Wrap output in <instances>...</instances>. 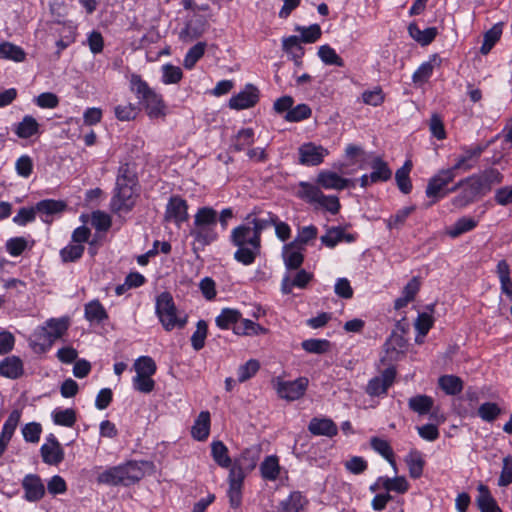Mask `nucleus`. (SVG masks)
<instances>
[{"label": "nucleus", "mask_w": 512, "mask_h": 512, "mask_svg": "<svg viewBox=\"0 0 512 512\" xmlns=\"http://www.w3.org/2000/svg\"><path fill=\"white\" fill-rule=\"evenodd\" d=\"M217 222L218 213L214 208L203 206L197 210L189 231V235L192 237L191 246L194 253L203 251L206 246L218 239Z\"/></svg>", "instance_id": "nucleus-1"}, {"label": "nucleus", "mask_w": 512, "mask_h": 512, "mask_svg": "<svg viewBox=\"0 0 512 512\" xmlns=\"http://www.w3.org/2000/svg\"><path fill=\"white\" fill-rule=\"evenodd\" d=\"M230 242L237 248L234 259L245 266L252 265L261 254L262 239L247 221L232 229Z\"/></svg>", "instance_id": "nucleus-2"}, {"label": "nucleus", "mask_w": 512, "mask_h": 512, "mask_svg": "<svg viewBox=\"0 0 512 512\" xmlns=\"http://www.w3.org/2000/svg\"><path fill=\"white\" fill-rule=\"evenodd\" d=\"M137 177L128 164L118 169L114 194L110 208L115 213L129 212L135 206L138 193L136 192Z\"/></svg>", "instance_id": "nucleus-3"}, {"label": "nucleus", "mask_w": 512, "mask_h": 512, "mask_svg": "<svg viewBox=\"0 0 512 512\" xmlns=\"http://www.w3.org/2000/svg\"><path fill=\"white\" fill-rule=\"evenodd\" d=\"M130 89L136 95L150 119H164L167 115V107L162 95L152 89L138 74H132Z\"/></svg>", "instance_id": "nucleus-4"}, {"label": "nucleus", "mask_w": 512, "mask_h": 512, "mask_svg": "<svg viewBox=\"0 0 512 512\" xmlns=\"http://www.w3.org/2000/svg\"><path fill=\"white\" fill-rule=\"evenodd\" d=\"M70 325L67 317L51 318L43 326L38 327L29 338L31 348L37 353H43L60 339Z\"/></svg>", "instance_id": "nucleus-5"}, {"label": "nucleus", "mask_w": 512, "mask_h": 512, "mask_svg": "<svg viewBox=\"0 0 512 512\" xmlns=\"http://www.w3.org/2000/svg\"><path fill=\"white\" fill-rule=\"evenodd\" d=\"M216 325L221 329H232L236 335L254 336L266 334L268 330L252 320L242 318L237 309L224 308L215 319Z\"/></svg>", "instance_id": "nucleus-6"}, {"label": "nucleus", "mask_w": 512, "mask_h": 512, "mask_svg": "<svg viewBox=\"0 0 512 512\" xmlns=\"http://www.w3.org/2000/svg\"><path fill=\"white\" fill-rule=\"evenodd\" d=\"M143 475L141 467L136 462L130 461L123 465L110 467L99 473L97 482L110 486H129L139 481Z\"/></svg>", "instance_id": "nucleus-7"}, {"label": "nucleus", "mask_w": 512, "mask_h": 512, "mask_svg": "<svg viewBox=\"0 0 512 512\" xmlns=\"http://www.w3.org/2000/svg\"><path fill=\"white\" fill-rule=\"evenodd\" d=\"M156 314L166 331L181 329L187 323V316L178 314L173 297L168 292H163L157 297Z\"/></svg>", "instance_id": "nucleus-8"}, {"label": "nucleus", "mask_w": 512, "mask_h": 512, "mask_svg": "<svg viewBox=\"0 0 512 512\" xmlns=\"http://www.w3.org/2000/svg\"><path fill=\"white\" fill-rule=\"evenodd\" d=\"M188 203L179 195L171 196L166 205L164 220L173 222L178 227L189 218Z\"/></svg>", "instance_id": "nucleus-9"}, {"label": "nucleus", "mask_w": 512, "mask_h": 512, "mask_svg": "<svg viewBox=\"0 0 512 512\" xmlns=\"http://www.w3.org/2000/svg\"><path fill=\"white\" fill-rule=\"evenodd\" d=\"M485 146L482 145H474L470 147H462L463 154H461L457 159L455 164L449 169L452 170L453 174L457 176L459 171L467 172L473 169L480 156L485 150Z\"/></svg>", "instance_id": "nucleus-10"}, {"label": "nucleus", "mask_w": 512, "mask_h": 512, "mask_svg": "<svg viewBox=\"0 0 512 512\" xmlns=\"http://www.w3.org/2000/svg\"><path fill=\"white\" fill-rule=\"evenodd\" d=\"M456 176L452 170L442 169L436 175H434L428 182L426 187V195L429 198H433L434 202L447 195V190L444 188L454 180Z\"/></svg>", "instance_id": "nucleus-11"}, {"label": "nucleus", "mask_w": 512, "mask_h": 512, "mask_svg": "<svg viewBox=\"0 0 512 512\" xmlns=\"http://www.w3.org/2000/svg\"><path fill=\"white\" fill-rule=\"evenodd\" d=\"M245 475L238 465H233L229 470L227 491L230 506L234 509L239 508L242 503V486Z\"/></svg>", "instance_id": "nucleus-12"}, {"label": "nucleus", "mask_w": 512, "mask_h": 512, "mask_svg": "<svg viewBox=\"0 0 512 512\" xmlns=\"http://www.w3.org/2000/svg\"><path fill=\"white\" fill-rule=\"evenodd\" d=\"M299 162L306 166H317L321 164L328 154L327 149L317 146L314 143H305L298 149Z\"/></svg>", "instance_id": "nucleus-13"}, {"label": "nucleus", "mask_w": 512, "mask_h": 512, "mask_svg": "<svg viewBox=\"0 0 512 512\" xmlns=\"http://www.w3.org/2000/svg\"><path fill=\"white\" fill-rule=\"evenodd\" d=\"M24 498L29 502L40 501L45 495V485L36 474H27L22 480Z\"/></svg>", "instance_id": "nucleus-14"}, {"label": "nucleus", "mask_w": 512, "mask_h": 512, "mask_svg": "<svg viewBox=\"0 0 512 512\" xmlns=\"http://www.w3.org/2000/svg\"><path fill=\"white\" fill-rule=\"evenodd\" d=\"M259 100L258 89L248 84L245 89L234 95L229 100V107L235 110H242L253 107Z\"/></svg>", "instance_id": "nucleus-15"}, {"label": "nucleus", "mask_w": 512, "mask_h": 512, "mask_svg": "<svg viewBox=\"0 0 512 512\" xmlns=\"http://www.w3.org/2000/svg\"><path fill=\"white\" fill-rule=\"evenodd\" d=\"M136 376L134 384H154L151 376L156 371V364L151 357L141 356L134 363Z\"/></svg>", "instance_id": "nucleus-16"}, {"label": "nucleus", "mask_w": 512, "mask_h": 512, "mask_svg": "<svg viewBox=\"0 0 512 512\" xmlns=\"http://www.w3.org/2000/svg\"><path fill=\"white\" fill-rule=\"evenodd\" d=\"M42 460L49 465H58L64 459V451L57 439L51 435L40 449Z\"/></svg>", "instance_id": "nucleus-17"}, {"label": "nucleus", "mask_w": 512, "mask_h": 512, "mask_svg": "<svg viewBox=\"0 0 512 512\" xmlns=\"http://www.w3.org/2000/svg\"><path fill=\"white\" fill-rule=\"evenodd\" d=\"M466 188L462 191V193L456 196L452 203L456 207H465L468 204L474 202L478 196L485 195L482 193V189L478 186V182L476 180H470V176L466 177Z\"/></svg>", "instance_id": "nucleus-18"}, {"label": "nucleus", "mask_w": 512, "mask_h": 512, "mask_svg": "<svg viewBox=\"0 0 512 512\" xmlns=\"http://www.w3.org/2000/svg\"><path fill=\"white\" fill-rule=\"evenodd\" d=\"M316 182L324 189L334 190H343L352 184L350 179L343 178L337 173L328 170L321 171L317 176Z\"/></svg>", "instance_id": "nucleus-19"}, {"label": "nucleus", "mask_w": 512, "mask_h": 512, "mask_svg": "<svg viewBox=\"0 0 512 512\" xmlns=\"http://www.w3.org/2000/svg\"><path fill=\"white\" fill-rule=\"evenodd\" d=\"M470 180H476L478 186L482 189V193L486 195L494 185L500 184L503 181V175L499 170L490 168L481 173L471 175Z\"/></svg>", "instance_id": "nucleus-20"}, {"label": "nucleus", "mask_w": 512, "mask_h": 512, "mask_svg": "<svg viewBox=\"0 0 512 512\" xmlns=\"http://www.w3.org/2000/svg\"><path fill=\"white\" fill-rule=\"evenodd\" d=\"M282 256L286 268L290 270L298 269L304 261L301 247L292 242L283 246Z\"/></svg>", "instance_id": "nucleus-21"}, {"label": "nucleus", "mask_w": 512, "mask_h": 512, "mask_svg": "<svg viewBox=\"0 0 512 512\" xmlns=\"http://www.w3.org/2000/svg\"><path fill=\"white\" fill-rule=\"evenodd\" d=\"M313 275L304 269L299 270L295 277L291 279L289 276H285L282 279L281 291L283 294H290L294 287L305 288L308 283L312 280Z\"/></svg>", "instance_id": "nucleus-22"}, {"label": "nucleus", "mask_w": 512, "mask_h": 512, "mask_svg": "<svg viewBox=\"0 0 512 512\" xmlns=\"http://www.w3.org/2000/svg\"><path fill=\"white\" fill-rule=\"evenodd\" d=\"M308 430L313 435H322L327 437H333L337 435L338 432L336 424L328 418H313L308 425Z\"/></svg>", "instance_id": "nucleus-23"}, {"label": "nucleus", "mask_w": 512, "mask_h": 512, "mask_svg": "<svg viewBox=\"0 0 512 512\" xmlns=\"http://www.w3.org/2000/svg\"><path fill=\"white\" fill-rule=\"evenodd\" d=\"M409 35L420 45L427 46L434 41L438 35L436 27H429L421 30L416 23H411L408 26Z\"/></svg>", "instance_id": "nucleus-24"}, {"label": "nucleus", "mask_w": 512, "mask_h": 512, "mask_svg": "<svg viewBox=\"0 0 512 512\" xmlns=\"http://www.w3.org/2000/svg\"><path fill=\"white\" fill-rule=\"evenodd\" d=\"M276 219V214L268 212L266 217H257L254 213H250L247 215L245 220L252 227L258 237L262 239V232L267 228L274 226Z\"/></svg>", "instance_id": "nucleus-25"}, {"label": "nucleus", "mask_w": 512, "mask_h": 512, "mask_svg": "<svg viewBox=\"0 0 512 512\" xmlns=\"http://www.w3.org/2000/svg\"><path fill=\"white\" fill-rule=\"evenodd\" d=\"M478 491L476 502L481 512H502L486 485L480 484Z\"/></svg>", "instance_id": "nucleus-26"}, {"label": "nucleus", "mask_w": 512, "mask_h": 512, "mask_svg": "<svg viewBox=\"0 0 512 512\" xmlns=\"http://www.w3.org/2000/svg\"><path fill=\"white\" fill-rule=\"evenodd\" d=\"M370 178L372 183L386 182L392 177V170L389 168L388 163L385 162L381 157L377 156L371 161Z\"/></svg>", "instance_id": "nucleus-27"}, {"label": "nucleus", "mask_w": 512, "mask_h": 512, "mask_svg": "<svg viewBox=\"0 0 512 512\" xmlns=\"http://www.w3.org/2000/svg\"><path fill=\"white\" fill-rule=\"evenodd\" d=\"M210 432V413L202 411L196 418L192 426L191 434L194 439L204 441L208 438Z\"/></svg>", "instance_id": "nucleus-28"}, {"label": "nucleus", "mask_w": 512, "mask_h": 512, "mask_svg": "<svg viewBox=\"0 0 512 512\" xmlns=\"http://www.w3.org/2000/svg\"><path fill=\"white\" fill-rule=\"evenodd\" d=\"M0 374L10 379H16L23 374V363L20 358L10 356L0 363Z\"/></svg>", "instance_id": "nucleus-29"}, {"label": "nucleus", "mask_w": 512, "mask_h": 512, "mask_svg": "<svg viewBox=\"0 0 512 512\" xmlns=\"http://www.w3.org/2000/svg\"><path fill=\"white\" fill-rule=\"evenodd\" d=\"M40 125L37 120L30 115L23 117L14 129L15 134L21 139H28L39 133Z\"/></svg>", "instance_id": "nucleus-30"}, {"label": "nucleus", "mask_w": 512, "mask_h": 512, "mask_svg": "<svg viewBox=\"0 0 512 512\" xmlns=\"http://www.w3.org/2000/svg\"><path fill=\"white\" fill-rule=\"evenodd\" d=\"M260 457V448L258 446H252L242 451L240 457L236 459L233 465H238L241 470H253Z\"/></svg>", "instance_id": "nucleus-31"}, {"label": "nucleus", "mask_w": 512, "mask_h": 512, "mask_svg": "<svg viewBox=\"0 0 512 512\" xmlns=\"http://www.w3.org/2000/svg\"><path fill=\"white\" fill-rule=\"evenodd\" d=\"M211 455L215 463L220 467L231 469L233 466L228 448L222 441H213L211 443Z\"/></svg>", "instance_id": "nucleus-32"}, {"label": "nucleus", "mask_w": 512, "mask_h": 512, "mask_svg": "<svg viewBox=\"0 0 512 512\" xmlns=\"http://www.w3.org/2000/svg\"><path fill=\"white\" fill-rule=\"evenodd\" d=\"M413 164L411 160H406L401 168L395 173V180L397 187L404 194H409L412 190V183L410 179V172Z\"/></svg>", "instance_id": "nucleus-33"}, {"label": "nucleus", "mask_w": 512, "mask_h": 512, "mask_svg": "<svg viewBox=\"0 0 512 512\" xmlns=\"http://www.w3.org/2000/svg\"><path fill=\"white\" fill-rule=\"evenodd\" d=\"M260 471L263 479L275 481L280 474L278 457L275 455L267 456L260 465Z\"/></svg>", "instance_id": "nucleus-34"}, {"label": "nucleus", "mask_w": 512, "mask_h": 512, "mask_svg": "<svg viewBox=\"0 0 512 512\" xmlns=\"http://www.w3.org/2000/svg\"><path fill=\"white\" fill-rule=\"evenodd\" d=\"M370 445L374 451H376L382 457H384L389 462V464L394 468V470H396L394 452L387 440L379 437H372L370 439Z\"/></svg>", "instance_id": "nucleus-35"}, {"label": "nucleus", "mask_w": 512, "mask_h": 512, "mask_svg": "<svg viewBox=\"0 0 512 512\" xmlns=\"http://www.w3.org/2000/svg\"><path fill=\"white\" fill-rule=\"evenodd\" d=\"M478 225V221L471 217H461L447 229V235L457 238L460 235L472 231Z\"/></svg>", "instance_id": "nucleus-36"}, {"label": "nucleus", "mask_w": 512, "mask_h": 512, "mask_svg": "<svg viewBox=\"0 0 512 512\" xmlns=\"http://www.w3.org/2000/svg\"><path fill=\"white\" fill-rule=\"evenodd\" d=\"M0 58L23 62L26 59V52L20 46L11 42H2L0 43Z\"/></svg>", "instance_id": "nucleus-37"}, {"label": "nucleus", "mask_w": 512, "mask_h": 512, "mask_svg": "<svg viewBox=\"0 0 512 512\" xmlns=\"http://www.w3.org/2000/svg\"><path fill=\"white\" fill-rule=\"evenodd\" d=\"M299 187L300 189L297 192L298 197L310 204H317L322 197L323 192L316 185L308 182H300Z\"/></svg>", "instance_id": "nucleus-38"}, {"label": "nucleus", "mask_w": 512, "mask_h": 512, "mask_svg": "<svg viewBox=\"0 0 512 512\" xmlns=\"http://www.w3.org/2000/svg\"><path fill=\"white\" fill-rule=\"evenodd\" d=\"M85 318L90 322L101 323L108 318V314L98 300H92L85 305Z\"/></svg>", "instance_id": "nucleus-39"}, {"label": "nucleus", "mask_w": 512, "mask_h": 512, "mask_svg": "<svg viewBox=\"0 0 512 512\" xmlns=\"http://www.w3.org/2000/svg\"><path fill=\"white\" fill-rule=\"evenodd\" d=\"M37 213H41L46 216L55 215L62 213L67 205L64 201L46 199L38 202L36 205Z\"/></svg>", "instance_id": "nucleus-40"}, {"label": "nucleus", "mask_w": 512, "mask_h": 512, "mask_svg": "<svg viewBox=\"0 0 512 512\" xmlns=\"http://www.w3.org/2000/svg\"><path fill=\"white\" fill-rule=\"evenodd\" d=\"M306 504L307 500L301 492L294 491L286 500L280 503L281 512H300Z\"/></svg>", "instance_id": "nucleus-41"}, {"label": "nucleus", "mask_w": 512, "mask_h": 512, "mask_svg": "<svg viewBox=\"0 0 512 512\" xmlns=\"http://www.w3.org/2000/svg\"><path fill=\"white\" fill-rule=\"evenodd\" d=\"M254 143V130L252 128H244L235 135L232 148L237 151H243Z\"/></svg>", "instance_id": "nucleus-42"}, {"label": "nucleus", "mask_w": 512, "mask_h": 512, "mask_svg": "<svg viewBox=\"0 0 512 512\" xmlns=\"http://www.w3.org/2000/svg\"><path fill=\"white\" fill-rule=\"evenodd\" d=\"M207 44L205 42H198L192 46L186 53L183 66L186 69H192L196 63L203 57Z\"/></svg>", "instance_id": "nucleus-43"}, {"label": "nucleus", "mask_w": 512, "mask_h": 512, "mask_svg": "<svg viewBox=\"0 0 512 512\" xmlns=\"http://www.w3.org/2000/svg\"><path fill=\"white\" fill-rule=\"evenodd\" d=\"M84 250V245L71 242L60 250L59 255L63 263L76 262L82 257Z\"/></svg>", "instance_id": "nucleus-44"}, {"label": "nucleus", "mask_w": 512, "mask_h": 512, "mask_svg": "<svg viewBox=\"0 0 512 512\" xmlns=\"http://www.w3.org/2000/svg\"><path fill=\"white\" fill-rule=\"evenodd\" d=\"M301 42V38L294 35L283 38L282 49L290 55L291 58H302L304 55V49L300 44Z\"/></svg>", "instance_id": "nucleus-45"}, {"label": "nucleus", "mask_w": 512, "mask_h": 512, "mask_svg": "<svg viewBox=\"0 0 512 512\" xmlns=\"http://www.w3.org/2000/svg\"><path fill=\"white\" fill-rule=\"evenodd\" d=\"M408 405L412 411L418 413L419 415H425L432 409L433 400L429 396L418 395L410 398Z\"/></svg>", "instance_id": "nucleus-46"}, {"label": "nucleus", "mask_w": 512, "mask_h": 512, "mask_svg": "<svg viewBox=\"0 0 512 512\" xmlns=\"http://www.w3.org/2000/svg\"><path fill=\"white\" fill-rule=\"evenodd\" d=\"M502 35V23L495 24L484 34V41L480 48L482 54H488Z\"/></svg>", "instance_id": "nucleus-47"}, {"label": "nucleus", "mask_w": 512, "mask_h": 512, "mask_svg": "<svg viewBox=\"0 0 512 512\" xmlns=\"http://www.w3.org/2000/svg\"><path fill=\"white\" fill-rule=\"evenodd\" d=\"M378 482H381L382 487L387 491H394L400 494L405 493L409 484L405 477H394V478H379Z\"/></svg>", "instance_id": "nucleus-48"}, {"label": "nucleus", "mask_w": 512, "mask_h": 512, "mask_svg": "<svg viewBox=\"0 0 512 512\" xmlns=\"http://www.w3.org/2000/svg\"><path fill=\"white\" fill-rule=\"evenodd\" d=\"M306 391V386H276L279 398L288 402L301 398Z\"/></svg>", "instance_id": "nucleus-49"}, {"label": "nucleus", "mask_w": 512, "mask_h": 512, "mask_svg": "<svg viewBox=\"0 0 512 512\" xmlns=\"http://www.w3.org/2000/svg\"><path fill=\"white\" fill-rule=\"evenodd\" d=\"M318 56L326 65H335L338 67L344 66L343 59L329 45L320 46L318 50Z\"/></svg>", "instance_id": "nucleus-50"}, {"label": "nucleus", "mask_w": 512, "mask_h": 512, "mask_svg": "<svg viewBox=\"0 0 512 512\" xmlns=\"http://www.w3.org/2000/svg\"><path fill=\"white\" fill-rule=\"evenodd\" d=\"M312 115V110L307 104H298L297 106L291 108V110L286 113L284 119L287 122H300L302 120L310 118Z\"/></svg>", "instance_id": "nucleus-51"}, {"label": "nucleus", "mask_w": 512, "mask_h": 512, "mask_svg": "<svg viewBox=\"0 0 512 512\" xmlns=\"http://www.w3.org/2000/svg\"><path fill=\"white\" fill-rule=\"evenodd\" d=\"M415 210L414 206L404 207L398 210L394 215L390 216L386 220L388 229H399L402 227L409 217V215Z\"/></svg>", "instance_id": "nucleus-52"}, {"label": "nucleus", "mask_w": 512, "mask_h": 512, "mask_svg": "<svg viewBox=\"0 0 512 512\" xmlns=\"http://www.w3.org/2000/svg\"><path fill=\"white\" fill-rule=\"evenodd\" d=\"M330 342L326 339H308L302 342V348L313 354H324L330 349Z\"/></svg>", "instance_id": "nucleus-53"}, {"label": "nucleus", "mask_w": 512, "mask_h": 512, "mask_svg": "<svg viewBox=\"0 0 512 512\" xmlns=\"http://www.w3.org/2000/svg\"><path fill=\"white\" fill-rule=\"evenodd\" d=\"M501 408L493 402H485L478 408L479 417L487 422H493L501 414Z\"/></svg>", "instance_id": "nucleus-54"}, {"label": "nucleus", "mask_w": 512, "mask_h": 512, "mask_svg": "<svg viewBox=\"0 0 512 512\" xmlns=\"http://www.w3.org/2000/svg\"><path fill=\"white\" fill-rule=\"evenodd\" d=\"M138 108L135 104L127 103L124 105H117L114 108L115 117L119 121H131L134 120L138 115Z\"/></svg>", "instance_id": "nucleus-55"}, {"label": "nucleus", "mask_w": 512, "mask_h": 512, "mask_svg": "<svg viewBox=\"0 0 512 512\" xmlns=\"http://www.w3.org/2000/svg\"><path fill=\"white\" fill-rule=\"evenodd\" d=\"M387 351L404 354L408 347L405 337L397 331H394L386 342Z\"/></svg>", "instance_id": "nucleus-56"}, {"label": "nucleus", "mask_w": 512, "mask_h": 512, "mask_svg": "<svg viewBox=\"0 0 512 512\" xmlns=\"http://www.w3.org/2000/svg\"><path fill=\"white\" fill-rule=\"evenodd\" d=\"M207 330L208 326L206 321L199 320L197 322L196 330L191 336V344L195 350L198 351L204 347Z\"/></svg>", "instance_id": "nucleus-57"}, {"label": "nucleus", "mask_w": 512, "mask_h": 512, "mask_svg": "<svg viewBox=\"0 0 512 512\" xmlns=\"http://www.w3.org/2000/svg\"><path fill=\"white\" fill-rule=\"evenodd\" d=\"M344 230L342 227L329 228L325 235L321 236V242L329 247L334 248L339 242L343 241Z\"/></svg>", "instance_id": "nucleus-58"}, {"label": "nucleus", "mask_w": 512, "mask_h": 512, "mask_svg": "<svg viewBox=\"0 0 512 512\" xmlns=\"http://www.w3.org/2000/svg\"><path fill=\"white\" fill-rule=\"evenodd\" d=\"M37 209L34 207H22L18 213L13 217V222L18 226H25L31 223L36 218Z\"/></svg>", "instance_id": "nucleus-59"}, {"label": "nucleus", "mask_w": 512, "mask_h": 512, "mask_svg": "<svg viewBox=\"0 0 512 512\" xmlns=\"http://www.w3.org/2000/svg\"><path fill=\"white\" fill-rule=\"evenodd\" d=\"M296 30L301 33L300 38L304 43H314L322 35L321 28L318 24H313L309 27H297Z\"/></svg>", "instance_id": "nucleus-60"}, {"label": "nucleus", "mask_w": 512, "mask_h": 512, "mask_svg": "<svg viewBox=\"0 0 512 512\" xmlns=\"http://www.w3.org/2000/svg\"><path fill=\"white\" fill-rule=\"evenodd\" d=\"M28 246V242L24 237H13L6 241L5 247L7 252L13 256H20Z\"/></svg>", "instance_id": "nucleus-61"}, {"label": "nucleus", "mask_w": 512, "mask_h": 512, "mask_svg": "<svg viewBox=\"0 0 512 512\" xmlns=\"http://www.w3.org/2000/svg\"><path fill=\"white\" fill-rule=\"evenodd\" d=\"M53 420L57 425L72 427L76 422V413L73 409L56 411Z\"/></svg>", "instance_id": "nucleus-62"}, {"label": "nucleus", "mask_w": 512, "mask_h": 512, "mask_svg": "<svg viewBox=\"0 0 512 512\" xmlns=\"http://www.w3.org/2000/svg\"><path fill=\"white\" fill-rule=\"evenodd\" d=\"M385 95L381 87H375L373 90H366L362 93V101L371 106H379L384 102Z\"/></svg>", "instance_id": "nucleus-63"}, {"label": "nucleus", "mask_w": 512, "mask_h": 512, "mask_svg": "<svg viewBox=\"0 0 512 512\" xmlns=\"http://www.w3.org/2000/svg\"><path fill=\"white\" fill-rule=\"evenodd\" d=\"M512 483V456L508 455L503 459L502 470L498 479L500 487L508 486Z\"/></svg>", "instance_id": "nucleus-64"}]
</instances>
